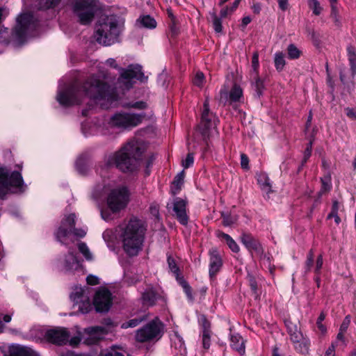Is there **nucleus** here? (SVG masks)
Returning a JSON list of instances; mask_svg holds the SVG:
<instances>
[{
    "label": "nucleus",
    "instance_id": "obj_8",
    "mask_svg": "<svg viewBox=\"0 0 356 356\" xmlns=\"http://www.w3.org/2000/svg\"><path fill=\"white\" fill-rule=\"evenodd\" d=\"M287 333L289 339L293 344L294 350L302 355H308L309 353L311 341L309 337L303 334L297 325L291 321L285 322Z\"/></svg>",
    "mask_w": 356,
    "mask_h": 356
},
{
    "label": "nucleus",
    "instance_id": "obj_29",
    "mask_svg": "<svg viewBox=\"0 0 356 356\" xmlns=\"http://www.w3.org/2000/svg\"><path fill=\"white\" fill-rule=\"evenodd\" d=\"M330 17L332 19L334 26L337 28H340L341 26V19L339 15V11L337 8V5L330 6Z\"/></svg>",
    "mask_w": 356,
    "mask_h": 356
},
{
    "label": "nucleus",
    "instance_id": "obj_52",
    "mask_svg": "<svg viewBox=\"0 0 356 356\" xmlns=\"http://www.w3.org/2000/svg\"><path fill=\"white\" fill-rule=\"evenodd\" d=\"M316 325L317 327L316 332L321 336H325L327 331L326 325L320 321H316Z\"/></svg>",
    "mask_w": 356,
    "mask_h": 356
},
{
    "label": "nucleus",
    "instance_id": "obj_64",
    "mask_svg": "<svg viewBox=\"0 0 356 356\" xmlns=\"http://www.w3.org/2000/svg\"><path fill=\"white\" fill-rule=\"evenodd\" d=\"M87 282L90 285H96L98 284V280L96 277L90 275L87 277Z\"/></svg>",
    "mask_w": 356,
    "mask_h": 356
},
{
    "label": "nucleus",
    "instance_id": "obj_39",
    "mask_svg": "<svg viewBox=\"0 0 356 356\" xmlns=\"http://www.w3.org/2000/svg\"><path fill=\"white\" fill-rule=\"evenodd\" d=\"M308 5L315 15H319L322 12V8L318 0H308Z\"/></svg>",
    "mask_w": 356,
    "mask_h": 356
},
{
    "label": "nucleus",
    "instance_id": "obj_57",
    "mask_svg": "<svg viewBox=\"0 0 356 356\" xmlns=\"http://www.w3.org/2000/svg\"><path fill=\"white\" fill-rule=\"evenodd\" d=\"M323 256H322V254H320L318 256L316 261L315 273L316 274L320 273L321 269L322 268V266H323Z\"/></svg>",
    "mask_w": 356,
    "mask_h": 356
},
{
    "label": "nucleus",
    "instance_id": "obj_6",
    "mask_svg": "<svg viewBox=\"0 0 356 356\" xmlns=\"http://www.w3.org/2000/svg\"><path fill=\"white\" fill-rule=\"evenodd\" d=\"M163 333L164 325L158 317H156L138 329L134 338L138 343H154L162 337Z\"/></svg>",
    "mask_w": 356,
    "mask_h": 356
},
{
    "label": "nucleus",
    "instance_id": "obj_17",
    "mask_svg": "<svg viewBox=\"0 0 356 356\" xmlns=\"http://www.w3.org/2000/svg\"><path fill=\"white\" fill-rule=\"evenodd\" d=\"M198 323L201 327V336L202 347L207 350L211 346V337L212 331L211 329V323L208 321L205 315H201L198 318Z\"/></svg>",
    "mask_w": 356,
    "mask_h": 356
},
{
    "label": "nucleus",
    "instance_id": "obj_21",
    "mask_svg": "<svg viewBox=\"0 0 356 356\" xmlns=\"http://www.w3.org/2000/svg\"><path fill=\"white\" fill-rule=\"evenodd\" d=\"M163 299V295L152 287L147 289L141 296L142 303L147 307H152L157 301Z\"/></svg>",
    "mask_w": 356,
    "mask_h": 356
},
{
    "label": "nucleus",
    "instance_id": "obj_53",
    "mask_svg": "<svg viewBox=\"0 0 356 356\" xmlns=\"http://www.w3.org/2000/svg\"><path fill=\"white\" fill-rule=\"evenodd\" d=\"M249 284H250L251 290L256 295V297H257L259 296L258 293H257V290H258L257 282L256 280L252 276L249 277Z\"/></svg>",
    "mask_w": 356,
    "mask_h": 356
},
{
    "label": "nucleus",
    "instance_id": "obj_16",
    "mask_svg": "<svg viewBox=\"0 0 356 356\" xmlns=\"http://www.w3.org/2000/svg\"><path fill=\"white\" fill-rule=\"evenodd\" d=\"M187 202L183 199L176 197L172 203L173 216L182 225H187L189 217L186 212Z\"/></svg>",
    "mask_w": 356,
    "mask_h": 356
},
{
    "label": "nucleus",
    "instance_id": "obj_32",
    "mask_svg": "<svg viewBox=\"0 0 356 356\" xmlns=\"http://www.w3.org/2000/svg\"><path fill=\"white\" fill-rule=\"evenodd\" d=\"M286 50L288 58L291 60L298 59L302 55V51L294 44H290Z\"/></svg>",
    "mask_w": 356,
    "mask_h": 356
},
{
    "label": "nucleus",
    "instance_id": "obj_63",
    "mask_svg": "<svg viewBox=\"0 0 356 356\" xmlns=\"http://www.w3.org/2000/svg\"><path fill=\"white\" fill-rule=\"evenodd\" d=\"M81 341V338L79 337H73L72 338H71V339L69 341L70 342V344L72 346H76L77 345H79V343H80Z\"/></svg>",
    "mask_w": 356,
    "mask_h": 356
},
{
    "label": "nucleus",
    "instance_id": "obj_54",
    "mask_svg": "<svg viewBox=\"0 0 356 356\" xmlns=\"http://www.w3.org/2000/svg\"><path fill=\"white\" fill-rule=\"evenodd\" d=\"M241 165L244 170H249V159L245 154H241Z\"/></svg>",
    "mask_w": 356,
    "mask_h": 356
},
{
    "label": "nucleus",
    "instance_id": "obj_15",
    "mask_svg": "<svg viewBox=\"0 0 356 356\" xmlns=\"http://www.w3.org/2000/svg\"><path fill=\"white\" fill-rule=\"evenodd\" d=\"M45 337L48 341L56 344H65L70 337V332L66 328L56 327L47 331Z\"/></svg>",
    "mask_w": 356,
    "mask_h": 356
},
{
    "label": "nucleus",
    "instance_id": "obj_35",
    "mask_svg": "<svg viewBox=\"0 0 356 356\" xmlns=\"http://www.w3.org/2000/svg\"><path fill=\"white\" fill-rule=\"evenodd\" d=\"M140 24L143 26L148 29H154L156 26V20L149 15L144 16L140 19Z\"/></svg>",
    "mask_w": 356,
    "mask_h": 356
},
{
    "label": "nucleus",
    "instance_id": "obj_36",
    "mask_svg": "<svg viewBox=\"0 0 356 356\" xmlns=\"http://www.w3.org/2000/svg\"><path fill=\"white\" fill-rule=\"evenodd\" d=\"M78 248L79 252L84 256L86 259L87 260H92V255L87 246L86 243L83 242H81L78 244Z\"/></svg>",
    "mask_w": 356,
    "mask_h": 356
},
{
    "label": "nucleus",
    "instance_id": "obj_50",
    "mask_svg": "<svg viewBox=\"0 0 356 356\" xmlns=\"http://www.w3.org/2000/svg\"><path fill=\"white\" fill-rule=\"evenodd\" d=\"M194 162V156L193 153H188L186 156V158L182 162L183 167L186 169L193 165Z\"/></svg>",
    "mask_w": 356,
    "mask_h": 356
},
{
    "label": "nucleus",
    "instance_id": "obj_38",
    "mask_svg": "<svg viewBox=\"0 0 356 356\" xmlns=\"http://www.w3.org/2000/svg\"><path fill=\"white\" fill-rule=\"evenodd\" d=\"M75 214L71 213L62 220L61 224L65 226V227L72 229L75 226Z\"/></svg>",
    "mask_w": 356,
    "mask_h": 356
},
{
    "label": "nucleus",
    "instance_id": "obj_61",
    "mask_svg": "<svg viewBox=\"0 0 356 356\" xmlns=\"http://www.w3.org/2000/svg\"><path fill=\"white\" fill-rule=\"evenodd\" d=\"M251 8L254 14L259 15L261 10V4L259 2L253 1Z\"/></svg>",
    "mask_w": 356,
    "mask_h": 356
},
{
    "label": "nucleus",
    "instance_id": "obj_42",
    "mask_svg": "<svg viewBox=\"0 0 356 356\" xmlns=\"http://www.w3.org/2000/svg\"><path fill=\"white\" fill-rule=\"evenodd\" d=\"M143 318H133L122 324L121 327L122 329H127L129 327H135L138 325L142 321Z\"/></svg>",
    "mask_w": 356,
    "mask_h": 356
},
{
    "label": "nucleus",
    "instance_id": "obj_55",
    "mask_svg": "<svg viewBox=\"0 0 356 356\" xmlns=\"http://www.w3.org/2000/svg\"><path fill=\"white\" fill-rule=\"evenodd\" d=\"M350 317L349 315H348L344 318V319L340 326L339 331L346 332L350 325Z\"/></svg>",
    "mask_w": 356,
    "mask_h": 356
},
{
    "label": "nucleus",
    "instance_id": "obj_40",
    "mask_svg": "<svg viewBox=\"0 0 356 356\" xmlns=\"http://www.w3.org/2000/svg\"><path fill=\"white\" fill-rule=\"evenodd\" d=\"M321 188L319 194L321 195L331 189V184L330 177H324L321 179Z\"/></svg>",
    "mask_w": 356,
    "mask_h": 356
},
{
    "label": "nucleus",
    "instance_id": "obj_30",
    "mask_svg": "<svg viewBox=\"0 0 356 356\" xmlns=\"http://www.w3.org/2000/svg\"><path fill=\"white\" fill-rule=\"evenodd\" d=\"M242 96L243 90L241 88L234 84L229 92V100L234 102H239Z\"/></svg>",
    "mask_w": 356,
    "mask_h": 356
},
{
    "label": "nucleus",
    "instance_id": "obj_45",
    "mask_svg": "<svg viewBox=\"0 0 356 356\" xmlns=\"http://www.w3.org/2000/svg\"><path fill=\"white\" fill-rule=\"evenodd\" d=\"M204 81V74L201 72H197L195 74V76L193 79L194 85H195L198 87H202L203 86Z\"/></svg>",
    "mask_w": 356,
    "mask_h": 356
},
{
    "label": "nucleus",
    "instance_id": "obj_47",
    "mask_svg": "<svg viewBox=\"0 0 356 356\" xmlns=\"http://www.w3.org/2000/svg\"><path fill=\"white\" fill-rule=\"evenodd\" d=\"M179 33V28L177 26L176 21L170 22L169 24V34L170 37L174 38Z\"/></svg>",
    "mask_w": 356,
    "mask_h": 356
},
{
    "label": "nucleus",
    "instance_id": "obj_33",
    "mask_svg": "<svg viewBox=\"0 0 356 356\" xmlns=\"http://www.w3.org/2000/svg\"><path fill=\"white\" fill-rule=\"evenodd\" d=\"M72 234V229L65 227L63 225H60L56 234V237L58 241L63 243V239Z\"/></svg>",
    "mask_w": 356,
    "mask_h": 356
},
{
    "label": "nucleus",
    "instance_id": "obj_24",
    "mask_svg": "<svg viewBox=\"0 0 356 356\" xmlns=\"http://www.w3.org/2000/svg\"><path fill=\"white\" fill-rule=\"evenodd\" d=\"M216 236L219 239L223 240L226 242L229 248L235 253H238L240 250L239 246L236 241L227 234L224 233L220 230L216 232Z\"/></svg>",
    "mask_w": 356,
    "mask_h": 356
},
{
    "label": "nucleus",
    "instance_id": "obj_20",
    "mask_svg": "<svg viewBox=\"0 0 356 356\" xmlns=\"http://www.w3.org/2000/svg\"><path fill=\"white\" fill-rule=\"evenodd\" d=\"M241 241L250 252H254L257 254H262L264 252L261 243L251 234L243 233L241 236Z\"/></svg>",
    "mask_w": 356,
    "mask_h": 356
},
{
    "label": "nucleus",
    "instance_id": "obj_44",
    "mask_svg": "<svg viewBox=\"0 0 356 356\" xmlns=\"http://www.w3.org/2000/svg\"><path fill=\"white\" fill-rule=\"evenodd\" d=\"M259 63V54L257 51L253 53L252 58V67L253 68L255 76L258 75Z\"/></svg>",
    "mask_w": 356,
    "mask_h": 356
},
{
    "label": "nucleus",
    "instance_id": "obj_14",
    "mask_svg": "<svg viewBox=\"0 0 356 356\" xmlns=\"http://www.w3.org/2000/svg\"><path fill=\"white\" fill-rule=\"evenodd\" d=\"M111 304V293L108 290L104 289L96 292L93 300V305L97 312H108Z\"/></svg>",
    "mask_w": 356,
    "mask_h": 356
},
{
    "label": "nucleus",
    "instance_id": "obj_56",
    "mask_svg": "<svg viewBox=\"0 0 356 356\" xmlns=\"http://www.w3.org/2000/svg\"><path fill=\"white\" fill-rule=\"evenodd\" d=\"M72 234L79 238H83L86 234V230L83 228H76L75 226L72 229Z\"/></svg>",
    "mask_w": 356,
    "mask_h": 356
},
{
    "label": "nucleus",
    "instance_id": "obj_31",
    "mask_svg": "<svg viewBox=\"0 0 356 356\" xmlns=\"http://www.w3.org/2000/svg\"><path fill=\"white\" fill-rule=\"evenodd\" d=\"M275 67L277 71L281 72L283 70L286 61L284 59V54L282 51L275 53L274 58Z\"/></svg>",
    "mask_w": 356,
    "mask_h": 356
},
{
    "label": "nucleus",
    "instance_id": "obj_49",
    "mask_svg": "<svg viewBox=\"0 0 356 356\" xmlns=\"http://www.w3.org/2000/svg\"><path fill=\"white\" fill-rule=\"evenodd\" d=\"M254 85L255 90H256L258 96L259 97L260 95H261L263 89H264L263 81L257 76Z\"/></svg>",
    "mask_w": 356,
    "mask_h": 356
},
{
    "label": "nucleus",
    "instance_id": "obj_43",
    "mask_svg": "<svg viewBox=\"0 0 356 356\" xmlns=\"http://www.w3.org/2000/svg\"><path fill=\"white\" fill-rule=\"evenodd\" d=\"M314 264V251L311 249L307 254V260L305 261V271L309 272L311 270Z\"/></svg>",
    "mask_w": 356,
    "mask_h": 356
},
{
    "label": "nucleus",
    "instance_id": "obj_12",
    "mask_svg": "<svg viewBox=\"0 0 356 356\" xmlns=\"http://www.w3.org/2000/svg\"><path fill=\"white\" fill-rule=\"evenodd\" d=\"M145 117L143 113H118L111 118L109 124L112 127L122 129L135 127L142 123Z\"/></svg>",
    "mask_w": 356,
    "mask_h": 356
},
{
    "label": "nucleus",
    "instance_id": "obj_9",
    "mask_svg": "<svg viewBox=\"0 0 356 356\" xmlns=\"http://www.w3.org/2000/svg\"><path fill=\"white\" fill-rule=\"evenodd\" d=\"M218 122V118L210 111L209 99L206 98L203 104L200 122L197 126V131L206 143L211 136L212 129H216Z\"/></svg>",
    "mask_w": 356,
    "mask_h": 356
},
{
    "label": "nucleus",
    "instance_id": "obj_22",
    "mask_svg": "<svg viewBox=\"0 0 356 356\" xmlns=\"http://www.w3.org/2000/svg\"><path fill=\"white\" fill-rule=\"evenodd\" d=\"M103 325L90 327L86 329V332L91 336H103L112 331L115 327L113 322L110 318H106L103 321Z\"/></svg>",
    "mask_w": 356,
    "mask_h": 356
},
{
    "label": "nucleus",
    "instance_id": "obj_19",
    "mask_svg": "<svg viewBox=\"0 0 356 356\" xmlns=\"http://www.w3.org/2000/svg\"><path fill=\"white\" fill-rule=\"evenodd\" d=\"M209 276L213 277L220 270L222 259L217 248H212L209 251Z\"/></svg>",
    "mask_w": 356,
    "mask_h": 356
},
{
    "label": "nucleus",
    "instance_id": "obj_48",
    "mask_svg": "<svg viewBox=\"0 0 356 356\" xmlns=\"http://www.w3.org/2000/svg\"><path fill=\"white\" fill-rule=\"evenodd\" d=\"M113 348L111 350H102L99 356H124L122 353L116 351Z\"/></svg>",
    "mask_w": 356,
    "mask_h": 356
},
{
    "label": "nucleus",
    "instance_id": "obj_37",
    "mask_svg": "<svg viewBox=\"0 0 356 356\" xmlns=\"http://www.w3.org/2000/svg\"><path fill=\"white\" fill-rule=\"evenodd\" d=\"M177 281L179 282V284L182 286L184 291L185 292L188 298L192 300L193 299L192 289L188 284V283L184 279V277L180 278Z\"/></svg>",
    "mask_w": 356,
    "mask_h": 356
},
{
    "label": "nucleus",
    "instance_id": "obj_25",
    "mask_svg": "<svg viewBox=\"0 0 356 356\" xmlns=\"http://www.w3.org/2000/svg\"><path fill=\"white\" fill-rule=\"evenodd\" d=\"M10 356H39V355L29 348L15 346L10 348Z\"/></svg>",
    "mask_w": 356,
    "mask_h": 356
},
{
    "label": "nucleus",
    "instance_id": "obj_60",
    "mask_svg": "<svg viewBox=\"0 0 356 356\" xmlns=\"http://www.w3.org/2000/svg\"><path fill=\"white\" fill-rule=\"evenodd\" d=\"M279 8L282 11H286L289 8V0H277Z\"/></svg>",
    "mask_w": 356,
    "mask_h": 356
},
{
    "label": "nucleus",
    "instance_id": "obj_2",
    "mask_svg": "<svg viewBox=\"0 0 356 356\" xmlns=\"http://www.w3.org/2000/svg\"><path fill=\"white\" fill-rule=\"evenodd\" d=\"M147 148L143 140L132 138L118 151L105 158L104 164L99 165L97 170H103L115 167L122 172H131L138 168V162Z\"/></svg>",
    "mask_w": 356,
    "mask_h": 356
},
{
    "label": "nucleus",
    "instance_id": "obj_4",
    "mask_svg": "<svg viewBox=\"0 0 356 356\" xmlns=\"http://www.w3.org/2000/svg\"><path fill=\"white\" fill-rule=\"evenodd\" d=\"M25 188L21 172H10L5 167L0 168V199H4L8 193H22Z\"/></svg>",
    "mask_w": 356,
    "mask_h": 356
},
{
    "label": "nucleus",
    "instance_id": "obj_5",
    "mask_svg": "<svg viewBox=\"0 0 356 356\" xmlns=\"http://www.w3.org/2000/svg\"><path fill=\"white\" fill-rule=\"evenodd\" d=\"M120 28L114 15L106 17L98 25L96 30L97 41L104 45H111L118 40Z\"/></svg>",
    "mask_w": 356,
    "mask_h": 356
},
{
    "label": "nucleus",
    "instance_id": "obj_51",
    "mask_svg": "<svg viewBox=\"0 0 356 356\" xmlns=\"http://www.w3.org/2000/svg\"><path fill=\"white\" fill-rule=\"evenodd\" d=\"M184 178V171L179 173L174 179L172 184L178 188H180L181 185L183 184Z\"/></svg>",
    "mask_w": 356,
    "mask_h": 356
},
{
    "label": "nucleus",
    "instance_id": "obj_27",
    "mask_svg": "<svg viewBox=\"0 0 356 356\" xmlns=\"http://www.w3.org/2000/svg\"><path fill=\"white\" fill-rule=\"evenodd\" d=\"M230 341V345L233 349L237 350L240 353L245 352L244 341L238 334H231Z\"/></svg>",
    "mask_w": 356,
    "mask_h": 356
},
{
    "label": "nucleus",
    "instance_id": "obj_10",
    "mask_svg": "<svg viewBox=\"0 0 356 356\" xmlns=\"http://www.w3.org/2000/svg\"><path fill=\"white\" fill-rule=\"evenodd\" d=\"M134 79H136L141 82L147 80L142 71V67L139 65H129L127 69H122L118 78V82L121 88L125 90H129L134 84Z\"/></svg>",
    "mask_w": 356,
    "mask_h": 356
},
{
    "label": "nucleus",
    "instance_id": "obj_13",
    "mask_svg": "<svg viewBox=\"0 0 356 356\" xmlns=\"http://www.w3.org/2000/svg\"><path fill=\"white\" fill-rule=\"evenodd\" d=\"M36 26V22L33 15L31 13H23L17 17V24L15 26L13 34L19 40H22L30 29Z\"/></svg>",
    "mask_w": 356,
    "mask_h": 356
},
{
    "label": "nucleus",
    "instance_id": "obj_41",
    "mask_svg": "<svg viewBox=\"0 0 356 356\" xmlns=\"http://www.w3.org/2000/svg\"><path fill=\"white\" fill-rule=\"evenodd\" d=\"M125 108H134L138 110H143L147 107V103L143 101H139L134 103H127L123 105Z\"/></svg>",
    "mask_w": 356,
    "mask_h": 356
},
{
    "label": "nucleus",
    "instance_id": "obj_46",
    "mask_svg": "<svg viewBox=\"0 0 356 356\" xmlns=\"http://www.w3.org/2000/svg\"><path fill=\"white\" fill-rule=\"evenodd\" d=\"M61 0H46L43 5L40 6L42 9H49L53 8L58 5Z\"/></svg>",
    "mask_w": 356,
    "mask_h": 356
},
{
    "label": "nucleus",
    "instance_id": "obj_34",
    "mask_svg": "<svg viewBox=\"0 0 356 356\" xmlns=\"http://www.w3.org/2000/svg\"><path fill=\"white\" fill-rule=\"evenodd\" d=\"M213 22V27L216 33H221L222 31V17L217 16L216 13H211Z\"/></svg>",
    "mask_w": 356,
    "mask_h": 356
},
{
    "label": "nucleus",
    "instance_id": "obj_28",
    "mask_svg": "<svg viewBox=\"0 0 356 356\" xmlns=\"http://www.w3.org/2000/svg\"><path fill=\"white\" fill-rule=\"evenodd\" d=\"M167 261L170 271L175 275L177 280L182 278L183 276L181 275L179 268L177 265L175 259L171 255L168 256Z\"/></svg>",
    "mask_w": 356,
    "mask_h": 356
},
{
    "label": "nucleus",
    "instance_id": "obj_11",
    "mask_svg": "<svg viewBox=\"0 0 356 356\" xmlns=\"http://www.w3.org/2000/svg\"><path fill=\"white\" fill-rule=\"evenodd\" d=\"M130 193L125 186H120L111 191L107 197V205L113 212L124 209L129 202Z\"/></svg>",
    "mask_w": 356,
    "mask_h": 356
},
{
    "label": "nucleus",
    "instance_id": "obj_26",
    "mask_svg": "<svg viewBox=\"0 0 356 356\" xmlns=\"http://www.w3.org/2000/svg\"><path fill=\"white\" fill-rule=\"evenodd\" d=\"M347 55L353 76L356 75V48L353 45L347 47Z\"/></svg>",
    "mask_w": 356,
    "mask_h": 356
},
{
    "label": "nucleus",
    "instance_id": "obj_58",
    "mask_svg": "<svg viewBox=\"0 0 356 356\" xmlns=\"http://www.w3.org/2000/svg\"><path fill=\"white\" fill-rule=\"evenodd\" d=\"M346 115L351 120H356V108H346Z\"/></svg>",
    "mask_w": 356,
    "mask_h": 356
},
{
    "label": "nucleus",
    "instance_id": "obj_3",
    "mask_svg": "<svg viewBox=\"0 0 356 356\" xmlns=\"http://www.w3.org/2000/svg\"><path fill=\"white\" fill-rule=\"evenodd\" d=\"M146 222L131 217L119 227V238L123 251L129 257H136L142 250L147 231Z\"/></svg>",
    "mask_w": 356,
    "mask_h": 356
},
{
    "label": "nucleus",
    "instance_id": "obj_18",
    "mask_svg": "<svg viewBox=\"0 0 356 356\" xmlns=\"http://www.w3.org/2000/svg\"><path fill=\"white\" fill-rule=\"evenodd\" d=\"M59 262L66 271L77 270L81 266L80 261L78 259L74 249L72 248H69L67 254H66L63 259H60Z\"/></svg>",
    "mask_w": 356,
    "mask_h": 356
},
{
    "label": "nucleus",
    "instance_id": "obj_59",
    "mask_svg": "<svg viewBox=\"0 0 356 356\" xmlns=\"http://www.w3.org/2000/svg\"><path fill=\"white\" fill-rule=\"evenodd\" d=\"M222 223L225 227L231 226L234 222L232 217L229 215H222Z\"/></svg>",
    "mask_w": 356,
    "mask_h": 356
},
{
    "label": "nucleus",
    "instance_id": "obj_7",
    "mask_svg": "<svg viewBox=\"0 0 356 356\" xmlns=\"http://www.w3.org/2000/svg\"><path fill=\"white\" fill-rule=\"evenodd\" d=\"M72 8L79 22L82 25H88L100 10V5L97 0H74Z\"/></svg>",
    "mask_w": 356,
    "mask_h": 356
},
{
    "label": "nucleus",
    "instance_id": "obj_1",
    "mask_svg": "<svg viewBox=\"0 0 356 356\" xmlns=\"http://www.w3.org/2000/svg\"><path fill=\"white\" fill-rule=\"evenodd\" d=\"M86 96L94 100L106 99L110 102L117 100L114 90L94 75L88 77L81 86L74 83L60 92L57 100L60 104L68 106L81 104Z\"/></svg>",
    "mask_w": 356,
    "mask_h": 356
},
{
    "label": "nucleus",
    "instance_id": "obj_23",
    "mask_svg": "<svg viewBox=\"0 0 356 356\" xmlns=\"http://www.w3.org/2000/svg\"><path fill=\"white\" fill-rule=\"evenodd\" d=\"M71 298L78 304L79 310L82 314H87L92 309V305L89 298L83 295L81 289L72 293Z\"/></svg>",
    "mask_w": 356,
    "mask_h": 356
},
{
    "label": "nucleus",
    "instance_id": "obj_62",
    "mask_svg": "<svg viewBox=\"0 0 356 356\" xmlns=\"http://www.w3.org/2000/svg\"><path fill=\"white\" fill-rule=\"evenodd\" d=\"M232 13L233 12H231V8L225 6L220 10V17L222 18H225L227 15H231Z\"/></svg>",
    "mask_w": 356,
    "mask_h": 356
}]
</instances>
